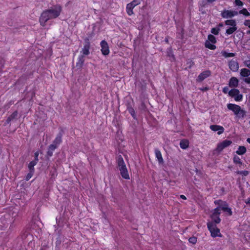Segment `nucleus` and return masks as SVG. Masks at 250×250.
<instances>
[{"label": "nucleus", "instance_id": "f257e3e1", "mask_svg": "<svg viewBox=\"0 0 250 250\" xmlns=\"http://www.w3.org/2000/svg\"><path fill=\"white\" fill-rule=\"evenodd\" d=\"M117 163L120 173L122 177L125 179H129V176L124 162L123 158L121 156H119L118 157Z\"/></svg>", "mask_w": 250, "mask_h": 250}, {"label": "nucleus", "instance_id": "f03ea898", "mask_svg": "<svg viewBox=\"0 0 250 250\" xmlns=\"http://www.w3.org/2000/svg\"><path fill=\"white\" fill-rule=\"evenodd\" d=\"M215 205L217 206L220 211L223 210L227 215L231 216L232 214L231 209L229 207L228 203L221 200H217L214 201Z\"/></svg>", "mask_w": 250, "mask_h": 250}, {"label": "nucleus", "instance_id": "7ed1b4c3", "mask_svg": "<svg viewBox=\"0 0 250 250\" xmlns=\"http://www.w3.org/2000/svg\"><path fill=\"white\" fill-rule=\"evenodd\" d=\"M207 227L209 230L211 236L212 237H216L217 236L221 237V234L220 232V229L217 227L216 224L214 222H208Z\"/></svg>", "mask_w": 250, "mask_h": 250}, {"label": "nucleus", "instance_id": "20e7f679", "mask_svg": "<svg viewBox=\"0 0 250 250\" xmlns=\"http://www.w3.org/2000/svg\"><path fill=\"white\" fill-rule=\"evenodd\" d=\"M220 214L221 211H220L219 209L217 207L211 210L210 215L211 221H208V222H214L215 224L220 223L221 222V219L220 218Z\"/></svg>", "mask_w": 250, "mask_h": 250}, {"label": "nucleus", "instance_id": "39448f33", "mask_svg": "<svg viewBox=\"0 0 250 250\" xmlns=\"http://www.w3.org/2000/svg\"><path fill=\"white\" fill-rule=\"evenodd\" d=\"M46 10L48 12H49V13L52 15V17L55 19L60 16L62 9V7L60 5L57 4Z\"/></svg>", "mask_w": 250, "mask_h": 250}, {"label": "nucleus", "instance_id": "423d86ee", "mask_svg": "<svg viewBox=\"0 0 250 250\" xmlns=\"http://www.w3.org/2000/svg\"><path fill=\"white\" fill-rule=\"evenodd\" d=\"M49 12H48L47 10H45L42 12V13L40 18V22L42 26H44L45 25V23L49 20L54 19L52 17V15L49 14Z\"/></svg>", "mask_w": 250, "mask_h": 250}, {"label": "nucleus", "instance_id": "0eeeda50", "mask_svg": "<svg viewBox=\"0 0 250 250\" xmlns=\"http://www.w3.org/2000/svg\"><path fill=\"white\" fill-rule=\"evenodd\" d=\"M227 107L229 109L232 110L237 115L243 116L244 114V111L241 110L240 106L238 105L229 104L227 105Z\"/></svg>", "mask_w": 250, "mask_h": 250}, {"label": "nucleus", "instance_id": "6e6552de", "mask_svg": "<svg viewBox=\"0 0 250 250\" xmlns=\"http://www.w3.org/2000/svg\"><path fill=\"white\" fill-rule=\"evenodd\" d=\"M238 14V12L236 11L224 10L222 12L221 15L223 18L228 19L236 16Z\"/></svg>", "mask_w": 250, "mask_h": 250}, {"label": "nucleus", "instance_id": "1a4fd4ad", "mask_svg": "<svg viewBox=\"0 0 250 250\" xmlns=\"http://www.w3.org/2000/svg\"><path fill=\"white\" fill-rule=\"evenodd\" d=\"M232 143L230 140H225L222 142L218 144L216 150L218 152H221L224 148L229 146Z\"/></svg>", "mask_w": 250, "mask_h": 250}, {"label": "nucleus", "instance_id": "9d476101", "mask_svg": "<svg viewBox=\"0 0 250 250\" xmlns=\"http://www.w3.org/2000/svg\"><path fill=\"white\" fill-rule=\"evenodd\" d=\"M101 46V51L104 55H107L109 53V47L107 42L103 40L100 43Z\"/></svg>", "mask_w": 250, "mask_h": 250}, {"label": "nucleus", "instance_id": "9b49d317", "mask_svg": "<svg viewBox=\"0 0 250 250\" xmlns=\"http://www.w3.org/2000/svg\"><path fill=\"white\" fill-rule=\"evenodd\" d=\"M85 43L83 46V48L82 49L81 52L83 55H88L89 54V48L90 46V43L89 41V39L86 38L84 40Z\"/></svg>", "mask_w": 250, "mask_h": 250}, {"label": "nucleus", "instance_id": "f8f14e48", "mask_svg": "<svg viewBox=\"0 0 250 250\" xmlns=\"http://www.w3.org/2000/svg\"><path fill=\"white\" fill-rule=\"evenodd\" d=\"M63 134V131L61 129L59 133L57 134L55 140L53 142V145H56V146L58 147V146L62 143V137Z\"/></svg>", "mask_w": 250, "mask_h": 250}, {"label": "nucleus", "instance_id": "ddd939ff", "mask_svg": "<svg viewBox=\"0 0 250 250\" xmlns=\"http://www.w3.org/2000/svg\"><path fill=\"white\" fill-rule=\"evenodd\" d=\"M229 69L232 71L236 72L238 70L239 64L237 61L231 60L229 62Z\"/></svg>", "mask_w": 250, "mask_h": 250}, {"label": "nucleus", "instance_id": "4468645a", "mask_svg": "<svg viewBox=\"0 0 250 250\" xmlns=\"http://www.w3.org/2000/svg\"><path fill=\"white\" fill-rule=\"evenodd\" d=\"M210 75V71L207 70L201 73L198 76L197 79V81L198 82H202L205 79L208 77Z\"/></svg>", "mask_w": 250, "mask_h": 250}, {"label": "nucleus", "instance_id": "2eb2a0df", "mask_svg": "<svg viewBox=\"0 0 250 250\" xmlns=\"http://www.w3.org/2000/svg\"><path fill=\"white\" fill-rule=\"evenodd\" d=\"M210 129L214 131H218L217 133L219 135H220L222 133H223L224 131V128H223V127L218 125H211L210 126Z\"/></svg>", "mask_w": 250, "mask_h": 250}, {"label": "nucleus", "instance_id": "dca6fc26", "mask_svg": "<svg viewBox=\"0 0 250 250\" xmlns=\"http://www.w3.org/2000/svg\"><path fill=\"white\" fill-rule=\"evenodd\" d=\"M155 156L157 159V160L160 164H163L164 163L163 158L162 156V154L160 151L157 149H155Z\"/></svg>", "mask_w": 250, "mask_h": 250}, {"label": "nucleus", "instance_id": "f3484780", "mask_svg": "<svg viewBox=\"0 0 250 250\" xmlns=\"http://www.w3.org/2000/svg\"><path fill=\"white\" fill-rule=\"evenodd\" d=\"M238 80L235 77H232L229 81V86L230 87H237L238 85Z\"/></svg>", "mask_w": 250, "mask_h": 250}, {"label": "nucleus", "instance_id": "a211bd4d", "mask_svg": "<svg viewBox=\"0 0 250 250\" xmlns=\"http://www.w3.org/2000/svg\"><path fill=\"white\" fill-rule=\"evenodd\" d=\"M57 148L56 145L51 144L48 146V150L47 151V155L48 157H51L53 155V151Z\"/></svg>", "mask_w": 250, "mask_h": 250}, {"label": "nucleus", "instance_id": "6ab92c4d", "mask_svg": "<svg viewBox=\"0 0 250 250\" xmlns=\"http://www.w3.org/2000/svg\"><path fill=\"white\" fill-rule=\"evenodd\" d=\"M240 75L243 77H248L250 75V70L247 68H242L240 70Z\"/></svg>", "mask_w": 250, "mask_h": 250}, {"label": "nucleus", "instance_id": "aec40b11", "mask_svg": "<svg viewBox=\"0 0 250 250\" xmlns=\"http://www.w3.org/2000/svg\"><path fill=\"white\" fill-rule=\"evenodd\" d=\"M18 116V112L17 111H14L11 115H10L7 119L6 121V123L7 124L10 123V122L16 118Z\"/></svg>", "mask_w": 250, "mask_h": 250}, {"label": "nucleus", "instance_id": "412c9836", "mask_svg": "<svg viewBox=\"0 0 250 250\" xmlns=\"http://www.w3.org/2000/svg\"><path fill=\"white\" fill-rule=\"evenodd\" d=\"M225 24L228 26L231 27H237V24L235 20H228L225 21Z\"/></svg>", "mask_w": 250, "mask_h": 250}, {"label": "nucleus", "instance_id": "4be33fe9", "mask_svg": "<svg viewBox=\"0 0 250 250\" xmlns=\"http://www.w3.org/2000/svg\"><path fill=\"white\" fill-rule=\"evenodd\" d=\"M189 142L187 140H182L180 141V146L182 149H186L188 147Z\"/></svg>", "mask_w": 250, "mask_h": 250}, {"label": "nucleus", "instance_id": "5701e85b", "mask_svg": "<svg viewBox=\"0 0 250 250\" xmlns=\"http://www.w3.org/2000/svg\"><path fill=\"white\" fill-rule=\"evenodd\" d=\"M247 151L246 148L244 146H240L238 150L236 151V153L238 155H243Z\"/></svg>", "mask_w": 250, "mask_h": 250}, {"label": "nucleus", "instance_id": "b1692460", "mask_svg": "<svg viewBox=\"0 0 250 250\" xmlns=\"http://www.w3.org/2000/svg\"><path fill=\"white\" fill-rule=\"evenodd\" d=\"M84 62V57L83 55H81L78 58V61L77 62L76 65L77 66H79L81 67L83 65V63Z\"/></svg>", "mask_w": 250, "mask_h": 250}, {"label": "nucleus", "instance_id": "393cba45", "mask_svg": "<svg viewBox=\"0 0 250 250\" xmlns=\"http://www.w3.org/2000/svg\"><path fill=\"white\" fill-rule=\"evenodd\" d=\"M240 92L238 89L234 88L229 92V95L232 97H235Z\"/></svg>", "mask_w": 250, "mask_h": 250}, {"label": "nucleus", "instance_id": "a878e982", "mask_svg": "<svg viewBox=\"0 0 250 250\" xmlns=\"http://www.w3.org/2000/svg\"><path fill=\"white\" fill-rule=\"evenodd\" d=\"M237 29V27H230L228 28L226 31V34L227 35H230L233 33Z\"/></svg>", "mask_w": 250, "mask_h": 250}, {"label": "nucleus", "instance_id": "bb28decb", "mask_svg": "<svg viewBox=\"0 0 250 250\" xmlns=\"http://www.w3.org/2000/svg\"><path fill=\"white\" fill-rule=\"evenodd\" d=\"M37 164V162L35 161H32L28 165V168L30 171L34 172V166Z\"/></svg>", "mask_w": 250, "mask_h": 250}, {"label": "nucleus", "instance_id": "cd10ccee", "mask_svg": "<svg viewBox=\"0 0 250 250\" xmlns=\"http://www.w3.org/2000/svg\"><path fill=\"white\" fill-rule=\"evenodd\" d=\"M205 46H206V47L209 48L210 49H211V50H214L216 48V46L211 44L208 41L206 42Z\"/></svg>", "mask_w": 250, "mask_h": 250}, {"label": "nucleus", "instance_id": "c85d7f7f", "mask_svg": "<svg viewBox=\"0 0 250 250\" xmlns=\"http://www.w3.org/2000/svg\"><path fill=\"white\" fill-rule=\"evenodd\" d=\"M127 110L134 119H136L135 112L134 109L130 106L127 107Z\"/></svg>", "mask_w": 250, "mask_h": 250}, {"label": "nucleus", "instance_id": "c756f323", "mask_svg": "<svg viewBox=\"0 0 250 250\" xmlns=\"http://www.w3.org/2000/svg\"><path fill=\"white\" fill-rule=\"evenodd\" d=\"M222 55L225 58L232 57L235 56V54L233 53H228L226 51L222 52Z\"/></svg>", "mask_w": 250, "mask_h": 250}, {"label": "nucleus", "instance_id": "7c9ffc66", "mask_svg": "<svg viewBox=\"0 0 250 250\" xmlns=\"http://www.w3.org/2000/svg\"><path fill=\"white\" fill-rule=\"evenodd\" d=\"M233 160L234 163L235 164L241 165L242 161L238 156L235 155L233 157Z\"/></svg>", "mask_w": 250, "mask_h": 250}, {"label": "nucleus", "instance_id": "2f4dec72", "mask_svg": "<svg viewBox=\"0 0 250 250\" xmlns=\"http://www.w3.org/2000/svg\"><path fill=\"white\" fill-rule=\"evenodd\" d=\"M208 42L212 43H215L216 42L215 37L212 35H209L208 36Z\"/></svg>", "mask_w": 250, "mask_h": 250}, {"label": "nucleus", "instance_id": "473e14b6", "mask_svg": "<svg viewBox=\"0 0 250 250\" xmlns=\"http://www.w3.org/2000/svg\"><path fill=\"white\" fill-rule=\"evenodd\" d=\"M239 13L241 14H243L246 16H249L250 15V13L248 11L247 9L243 8L242 10L239 11Z\"/></svg>", "mask_w": 250, "mask_h": 250}, {"label": "nucleus", "instance_id": "72a5a7b5", "mask_svg": "<svg viewBox=\"0 0 250 250\" xmlns=\"http://www.w3.org/2000/svg\"><path fill=\"white\" fill-rule=\"evenodd\" d=\"M237 174H241L244 176H247L249 174V172L247 170L239 171L238 170L236 172Z\"/></svg>", "mask_w": 250, "mask_h": 250}, {"label": "nucleus", "instance_id": "f704fd0d", "mask_svg": "<svg viewBox=\"0 0 250 250\" xmlns=\"http://www.w3.org/2000/svg\"><path fill=\"white\" fill-rule=\"evenodd\" d=\"M188 241L190 243L195 244L197 242V238L194 236L191 237L189 238Z\"/></svg>", "mask_w": 250, "mask_h": 250}, {"label": "nucleus", "instance_id": "c9c22d12", "mask_svg": "<svg viewBox=\"0 0 250 250\" xmlns=\"http://www.w3.org/2000/svg\"><path fill=\"white\" fill-rule=\"evenodd\" d=\"M219 28H213L211 30V32L214 35H217L219 33Z\"/></svg>", "mask_w": 250, "mask_h": 250}, {"label": "nucleus", "instance_id": "e433bc0d", "mask_svg": "<svg viewBox=\"0 0 250 250\" xmlns=\"http://www.w3.org/2000/svg\"><path fill=\"white\" fill-rule=\"evenodd\" d=\"M243 96L241 94H240L239 93L234 98V99L236 101H240L242 99Z\"/></svg>", "mask_w": 250, "mask_h": 250}, {"label": "nucleus", "instance_id": "4c0bfd02", "mask_svg": "<svg viewBox=\"0 0 250 250\" xmlns=\"http://www.w3.org/2000/svg\"><path fill=\"white\" fill-rule=\"evenodd\" d=\"M33 173L34 172L30 171V172L27 175L25 180L28 181L32 177Z\"/></svg>", "mask_w": 250, "mask_h": 250}, {"label": "nucleus", "instance_id": "58836bf2", "mask_svg": "<svg viewBox=\"0 0 250 250\" xmlns=\"http://www.w3.org/2000/svg\"><path fill=\"white\" fill-rule=\"evenodd\" d=\"M142 0H133L131 3H132V4H133L134 5H135V6L139 5L141 2Z\"/></svg>", "mask_w": 250, "mask_h": 250}, {"label": "nucleus", "instance_id": "ea45409f", "mask_svg": "<svg viewBox=\"0 0 250 250\" xmlns=\"http://www.w3.org/2000/svg\"><path fill=\"white\" fill-rule=\"evenodd\" d=\"M235 4L236 5L238 6H243V2L240 0H235Z\"/></svg>", "mask_w": 250, "mask_h": 250}, {"label": "nucleus", "instance_id": "a19ab883", "mask_svg": "<svg viewBox=\"0 0 250 250\" xmlns=\"http://www.w3.org/2000/svg\"><path fill=\"white\" fill-rule=\"evenodd\" d=\"M134 7H135V5L132 4L131 2L130 3L127 4V5H126V9H133Z\"/></svg>", "mask_w": 250, "mask_h": 250}, {"label": "nucleus", "instance_id": "79ce46f5", "mask_svg": "<svg viewBox=\"0 0 250 250\" xmlns=\"http://www.w3.org/2000/svg\"><path fill=\"white\" fill-rule=\"evenodd\" d=\"M134 7H135V5L132 4L131 2L130 3L127 4V5H126V9H133Z\"/></svg>", "mask_w": 250, "mask_h": 250}, {"label": "nucleus", "instance_id": "37998d69", "mask_svg": "<svg viewBox=\"0 0 250 250\" xmlns=\"http://www.w3.org/2000/svg\"><path fill=\"white\" fill-rule=\"evenodd\" d=\"M134 7H135V5L132 4L131 2L130 3L127 4V5H126V9H133Z\"/></svg>", "mask_w": 250, "mask_h": 250}, {"label": "nucleus", "instance_id": "c03bdc74", "mask_svg": "<svg viewBox=\"0 0 250 250\" xmlns=\"http://www.w3.org/2000/svg\"><path fill=\"white\" fill-rule=\"evenodd\" d=\"M244 64L245 66H246L247 67L250 69V60L245 61L244 62Z\"/></svg>", "mask_w": 250, "mask_h": 250}, {"label": "nucleus", "instance_id": "a18cd8bd", "mask_svg": "<svg viewBox=\"0 0 250 250\" xmlns=\"http://www.w3.org/2000/svg\"><path fill=\"white\" fill-rule=\"evenodd\" d=\"M244 24L245 26H248L249 28H250V20L245 21L244 22Z\"/></svg>", "mask_w": 250, "mask_h": 250}, {"label": "nucleus", "instance_id": "49530a36", "mask_svg": "<svg viewBox=\"0 0 250 250\" xmlns=\"http://www.w3.org/2000/svg\"><path fill=\"white\" fill-rule=\"evenodd\" d=\"M126 12L129 16L131 15L133 13V9H126Z\"/></svg>", "mask_w": 250, "mask_h": 250}, {"label": "nucleus", "instance_id": "de8ad7c7", "mask_svg": "<svg viewBox=\"0 0 250 250\" xmlns=\"http://www.w3.org/2000/svg\"><path fill=\"white\" fill-rule=\"evenodd\" d=\"M38 156H39V153L38 152H36L35 153V160L34 161L37 162L38 163L39 159H38Z\"/></svg>", "mask_w": 250, "mask_h": 250}, {"label": "nucleus", "instance_id": "09e8293b", "mask_svg": "<svg viewBox=\"0 0 250 250\" xmlns=\"http://www.w3.org/2000/svg\"><path fill=\"white\" fill-rule=\"evenodd\" d=\"M244 81L247 83H250V77H248L245 78Z\"/></svg>", "mask_w": 250, "mask_h": 250}, {"label": "nucleus", "instance_id": "8fccbe9b", "mask_svg": "<svg viewBox=\"0 0 250 250\" xmlns=\"http://www.w3.org/2000/svg\"><path fill=\"white\" fill-rule=\"evenodd\" d=\"M228 91H229V88L227 86L224 87L223 89V92L224 93H227Z\"/></svg>", "mask_w": 250, "mask_h": 250}, {"label": "nucleus", "instance_id": "3c124183", "mask_svg": "<svg viewBox=\"0 0 250 250\" xmlns=\"http://www.w3.org/2000/svg\"><path fill=\"white\" fill-rule=\"evenodd\" d=\"M201 90L203 91H206L208 90V87H205L202 88H201Z\"/></svg>", "mask_w": 250, "mask_h": 250}, {"label": "nucleus", "instance_id": "603ef678", "mask_svg": "<svg viewBox=\"0 0 250 250\" xmlns=\"http://www.w3.org/2000/svg\"><path fill=\"white\" fill-rule=\"evenodd\" d=\"M245 165L241 162V165H239V167L240 168H244Z\"/></svg>", "mask_w": 250, "mask_h": 250}, {"label": "nucleus", "instance_id": "864d4df0", "mask_svg": "<svg viewBox=\"0 0 250 250\" xmlns=\"http://www.w3.org/2000/svg\"><path fill=\"white\" fill-rule=\"evenodd\" d=\"M180 198L183 199H184V200H186L187 198L186 197V196L184 195H180Z\"/></svg>", "mask_w": 250, "mask_h": 250}, {"label": "nucleus", "instance_id": "5fc2aeb1", "mask_svg": "<svg viewBox=\"0 0 250 250\" xmlns=\"http://www.w3.org/2000/svg\"><path fill=\"white\" fill-rule=\"evenodd\" d=\"M216 0H207L208 2H209V3H211L214 1H215Z\"/></svg>", "mask_w": 250, "mask_h": 250}, {"label": "nucleus", "instance_id": "6e6d98bb", "mask_svg": "<svg viewBox=\"0 0 250 250\" xmlns=\"http://www.w3.org/2000/svg\"><path fill=\"white\" fill-rule=\"evenodd\" d=\"M247 204H250V198L248 199V201L246 202Z\"/></svg>", "mask_w": 250, "mask_h": 250}, {"label": "nucleus", "instance_id": "4d7b16f0", "mask_svg": "<svg viewBox=\"0 0 250 250\" xmlns=\"http://www.w3.org/2000/svg\"><path fill=\"white\" fill-rule=\"evenodd\" d=\"M218 26H219V27H222V26H223V23H220L219 24Z\"/></svg>", "mask_w": 250, "mask_h": 250}, {"label": "nucleus", "instance_id": "13d9d810", "mask_svg": "<svg viewBox=\"0 0 250 250\" xmlns=\"http://www.w3.org/2000/svg\"><path fill=\"white\" fill-rule=\"evenodd\" d=\"M247 141L250 144V138H248Z\"/></svg>", "mask_w": 250, "mask_h": 250}, {"label": "nucleus", "instance_id": "bf43d9fd", "mask_svg": "<svg viewBox=\"0 0 250 250\" xmlns=\"http://www.w3.org/2000/svg\"><path fill=\"white\" fill-rule=\"evenodd\" d=\"M165 41H166V42L168 43V40L167 38H166L165 39Z\"/></svg>", "mask_w": 250, "mask_h": 250}, {"label": "nucleus", "instance_id": "052dcab7", "mask_svg": "<svg viewBox=\"0 0 250 250\" xmlns=\"http://www.w3.org/2000/svg\"><path fill=\"white\" fill-rule=\"evenodd\" d=\"M247 34L248 35H250V30H248V31H247Z\"/></svg>", "mask_w": 250, "mask_h": 250}]
</instances>
